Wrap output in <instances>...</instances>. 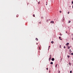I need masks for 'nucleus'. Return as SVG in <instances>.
<instances>
[{"instance_id":"nucleus-1","label":"nucleus","mask_w":73,"mask_h":73,"mask_svg":"<svg viewBox=\"0 0 73 73\" xmlns=\"http://www.w3.org/2000/svg\"><path fill=\"white\" fill-rule=\"evenodd\" d=\"M50 58H49V61H50L51 60V58H52V55H50Z\"/></svg>"},{"instance_id":"nucleus-2","label":"nucleus","mask_w":73,"mask_h":73,"mask_svg":"<svg viewBox=\"0 0 73 73\" xmlns=\"http://www.w3.org/2000/svg\"><path fill=\"white\" fill-rule=\"evenodd\" d=\"M64 19H65L64 18H63L62 20V21L63 22L64 21Z\"/></svg>"},{"instance_id":"nucleus-3","label":"nucleus","mask_w":73,"mask_h":73,"mask_svg":"<svg viewBox=\"0 0 73 73\" xmlns=\"http://www.w3.org/2000/svg\"><path fill=\"white\" fill-rule=\"evenodd\" d=\"M51 23L52 24H53V23H54V21H51Z\"/></svg>"},{"instance_id":"nucleus-4","label":"nucleus","mask_w":73,"mask_h":73,"mask_svg":"<svg viewBox=\"0 0 73 73\" xmlns=\"http://www.w3.org/2000/svg\"><path fill=\"white\" fill-rule=\"evenodd\" d=\"M51 60H52V61H54V58H52L51 59Z\"/></svg>"},{"instance_id":"nucleus-5","label":"nucleus","mask_w":73,"mask_h":73,"mask_svg":"<svg viewBox=\"0 0 73 73\" xmlns=\"http://www.w3.org/2000/svg\"><path fill=\"white\" fill-rule=\"evenodd\" d=\"M69 43H67V44H66V45H69Z\"/></svg>"},{"instance_id":"nucleus-6","label":"nucleus","mask_w":73,"mask_h":73,"mask_svg":"<svg viewBox=\"0 0 73 73\" xmlns=\"http://www.w3.org/2000/svg\"><path fill=\"white\" fill-rule=\"evenodd\" d=\"M68 64L69 65H72V64H71V63L70 62Z\"/></svg>"},{"instance_id":"nucleus-7","label":"nucleus","mask_w":73,"mask_h":73,"mask_svg":"<svg viewBox=\"0 0 73 73\" xmlns=\"http://www.w3.org/2000/svg\"><path fill=\"white\" fill-rule=\"evenodd\" d=\"M51 43H52V44H53V43H54V42H53V41H52Z\"/></svg>"},{"instance_id":"nucleus-8","label":"nucleus","mask_w":73,"mask_h":73,"mask_svg":"<svg viewBox=\"0 0 73 73\" xmlns=\"http://www.w3.org/2000/svg\"><path fill=\"white\" fill-rule=\"evenodd\" d=\"M58 73H60V70H58Z\"/></svg>"},{"instance_id":"nucleus-9","label":"nucleus","mask_w":73,"mask_h":73,"mask_svg":"<svg viewBox=\"0 0 73 73\" xmlns=\"http://www.w3.org/2000/svg\"><path fill=\"white\" fill-rule=\"evenodd\" d=\"M36 41H38V38H36Z\"/></svg>"},{"instance_id":"nucleus-10","label":"nucleus","mask_w":73,"mask_h":73,"mask_svg":"<svg viewBox=\"0 0 73 73\" xmlns=\"http://www.w3.org/2000/svg\"><path fill=\"white\" fill-rule=\"evenodd\" d=\"M50 64H53V62H51L50 63Z\"/></svg>"},{"instance_id":"nucleus-11","label":"nucleus","mask_w":73,"mask_h":73,"mask_svg":"<svg viewBox=\"0 0 73 73\" xmlns=\"http://www.w3.org/2000/svg\"><path fill=\"white\" fill-rule=\"evenodd\" d=\"M39 24H41V22H39Z\"/></svg>"},{"instance_id":"nucleus-12","label":"nucleus","mask_w":73,"mask_h":73,"mask_svg":"<svg viewBox=\"0 0 73 73\" xmlns=\"http://www.w3.org/2000/svg\"><path fill=\"white\" fill-rule=\"evenodd\" d=\"M68 49H70V46L68 47Z\"/></svg>"},{"instance_id":"nucleus-13","label":"nucleus","mask_w":73,"mask_h":73,"mask_svg":"<svg viewBox=\"0 0 73 73\" xmlns=\"http://www.w3.org/2000/svg\"><path fill=\"white\" fill-rule=\"evenodd\" d=\"M33 17H35V14H33Z\"/></svg>"},{"instance_id":"nucleus-14","label":"nucleus","mask_w":73,"mask_h":73,"mask_svg":"<svg viewBox=\"0 0 73 73\" xmlns=\"http://www.w3.org/2000/svg\"><path fill=\"white\" fill-rule=\"evenodd\" d=\"M71 22V21H69L68 22L69 23H70Z\"/></svg>"},{"instance_id":"nucleus-15","label":"nucleus","mask_w":73,"mask_h":73,"mask_svg":"<svg viewBox=\"0 0 73 73\" xmlns=\"http://www.w3.org/2000/svg\"><path fill=\"white\" fill-rule=\"evenodd\" d=\"M70 73H72V71H70Z\"/></svg>"},{"instance_id":"nucleus-16","label":"nucleus","mask_w":73,"mask_h":73,"mask_svg":"<svg viewBox=\"0 0 73 73\" xmlns=\"http://www.w3.org/2000/svg\"><path fill=\"white\" fill-rule=\"evenodd\" d=\"M70 56H68V58H69Z\"/></svg>"},{"instance_id":"nucleus-17","label":"nucleus","mask_w":73,"mask_h":73,"mask_svg":"<svg viewBox=\"0 0 73 73\" xmlns=\"http://www.w3.org/2000/svg\"><path fill=\"white\" fill-rule=\"evenodd\" d=\"M38 49L40 50V47H38Z\"/></svg>"},{"instance_id":"nucleus-18","label":"nucleus","mask_w":73,"mask_h":73,"mask_svg":"<svg viewBox=\"0 0 73 73\" xmlns=\"http://www.w3.org/2000/svg\"><path fill=\"white\" fill-rule=\"evenodd\" d=\"M60 39V40H62V38H59Z\"/></svg>"},{"instance_id":"nucleus-19","label":"nucleus","mask_w":73,"mask_h":73,"mask_svg":"<svg viewBox=\"0 0 73 73\" xmlns=\"http://www.w3.org/2000/svg\"><path fill=\"white\" fill-rule=\"evenodd\" d=\"M57 64L56 65V66H55V67H57Z\"/></svg>"},{"instance_id":"nucleus-20","label":"nucleus","mask_w":73,"mask_h":73,"mask_svg":"<svg viewBox=\"0 0 73 73\" xmlns=\"http://www.w3.org/2000/svg\"><path fill=\"white\" fill-rule=\"evenodd\" d=\"M60 48H61V46L60 45Z\"/></svg>"},{"instance_id":"nucleus-21","label":"nucleus","mask_w":73,"mask_h":73,"mask_svg":"<svg viewBox=\"0 0 73 73\" xmlns=\"http://www.w3.org/2000/svg\"><path fill=\"white\" fill-rule=\"evenodd\" d=\"M18 16H19V15H17V17H18Z\"/></svg>"},{"instance_id":"nucleus-22","label":"nucleus","mask_w":73,"mask_h":73,"mask_svg":"<svg viewBox=\"0 0 73 73\" xmlns=\"http://www.w3.org/2000/svg\"><path fill=\"white\" fill-rule=\"evenodd\" d=\"M69 11H68V14H69Z\"/></svg>"},{"instance_id":"nucleus-23","label":"nucleus","mask_w":73,"mask_h":73,"mask_svg":"<svg viewBox=\"0 0 73 73\" xmlns=\"http://www.w3.org/2000/svg\"><path fill=\"white\" fill-rule=\"evenodd\" d=\"M65 46H64V49H65Z\"/></svg>"},{"instance_id":"nucleus-24","label":"nucleus","mask_w":73,"mask_h":73,"mask_svg":"<svg viewBox=\"0 0 73 73\" xmlns=\"http://www.w3.org/2000/svg\"><path fill=\"white\" fill-rule=\"evenodd\" d=\"M46 69L47 70H48V68H47Z\"/></svg>"},{"instance_id":"nucleus-25","label":"nucleus","mask_w":73,"mask_h":73,"mask_svg":"<svg viewBox=\"0 0 73 73\" xmlns=\"http://www.w3.org/2000/svg\"><path fill=\"white\" fill-rule=\"evenodd\" d=\"M60 13H61L62 12H61V11H60Z\"/></svg>"},{"instance_id":"nucleus-26","label":"nucleus","mask_w":73,"mask_h":73,"mask_svg":"<svg viewBox=\"0 0 73 73\" xmlns=\"http://www.w3.org/2000/svg\"><path fill=\"white\" fill-rule=\"evenodd\" d=\"M70 51H71V49H70Z\"/></svg>"},{"instance_id":"nucleus-27","label":"nucleus","mask_w":73,"mask_h":73,"mask_svg":"<svg viewBox=\"0 0 73 73\" xmlns=\"http://www.w3.org/2000/svg\"><path fill=\"white\" fill-rule=\"evenodd\" d=\"M71 54L72 55H73V53H72Z\"/></svg>"},{"instance_id":"nucleus-28","label":"nucleus","mask_w":73,"mask_h":73,"mask_svg":"<svg viewBox=\"0 0 73 73\" xmlns=\"http://www.w3.org/2000/svg\"><path fill=\"white\" fill-rule=\"evenodd\" d=\"M38 4H40V2H38Z\"/></svg>"},{"instance_id":"nucleus-29","label":"nucleus","mask_w":73,"mask_h":73,"mask_svg":"<svg viewBox=\"0 0 73 73\" xmlns=\"http://www.w3.org/2000/svg\"><path fill=\"white\" fill-rule=\"evenodd\" d=\"M72 4H73V1H72Z\"/></svg>"},{"instance_id":"nucleus-30","label":"nucleus","mask_w":73,"mask_h":73,"mask_svg":"<svg viewBox=\"0 0 73 73\" xmlns=\"http://www.w3.org/2000/svg\"><path fill=\"white\" fill-rule=\"evenodd\" d=\"M61 38V37H60V36L59 37V38Z\"/></svg>"},{"instance_id":"nucleus-31","label":"nucleus","mask_w":73,"mask_h":73,"mask_svg":"<svg viewBox=\"0 0 73 73\" xmlns=\"http://www.w3.org/2000/svg\"><path fill=\"white\" fill-rule=\"evenodd\" d=\"M50 46H49V47H48V48H50Z\"/></svg>"},{"instance_id":"nucleus-32","label":"nucleus","mask_w":73,"mask_h":73,"mask_svg":"<svg viewBox=\"0 0 73 73\" xmlns=\"http://www.w3.org/2000/svg\"><path fill=\"white\" fill-rule=\"evenodd\" d=\"M46 5H47V4H46Z\"/></svg>"},{"instance_id":"nucleus-33","label":"nucleus","mask_w":73,"mask_h":73,"mask_svg":"<svg viewBox=\"0 0 73 73\" xmlns=\"http://www.w3.org/2000/svg\"><path fill=\"white\" fill-rule=\"evenodd\" d=\"M37 44H38V43H36V44L37 45Z\"/></svg>"},{"instance_id":"nucleus-34","label":"nucleus","mask_w":73,"mask_h":73,"mask_svg":"<svg viewBox=\"0 0 73 73\" xmlns=\"http://www.w3.org/2000/svg\"><path fill=\"white\" fill-rule=\"evenodd\" d=\"M60 35L61 36L62 35L60 34Z\"/></svg>"},{"instance_id":"nucleus-35","label":"nucleus","mask_w":73,"mask_h":73,"mask_svg":"<svg viewBox=\"0 0 73 73\" xmlns=\"http://www.w3.org/2000/svg\"><path fill=\"white\" fill-rule=\"evenodd\" d=\"M72 7L73 8V6H72Z\"/></svg>"},{"instance_id":"nucleus-36","label":"nucleus","mask_w":73,"mask_h":73,"mask_svg":"<svg viewBox=\"0 0 73 73\" xmlns=\"http://www.w3.org/2000/svg\"><path fill=\"white\" fill-rule=\"evenodd\" d=\"M50 73V71H49V72Z\"/></svg>"},{"instance_id":"nucleus-37","label":"nucleus","mask_w":73,"mask_h":73,"mask_svg":"<svg viewBox=\"0 0 73 73\" xmlns=\"http://www.w3.org/2000/svg\"><path fill=\"white\" fill-rule=\"evenodd\" d=\"M49 49V48H48V49Z\"/></svg>"}]
</instances>
